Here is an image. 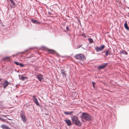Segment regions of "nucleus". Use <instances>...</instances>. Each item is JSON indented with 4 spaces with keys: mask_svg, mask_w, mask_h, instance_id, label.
<instances>
[{
    "mask_svg": "<svg viewBox=\"0 0 129 129\" xmlns=\"http://www.w3.org/2000/svg\"><path fill=\"white\" fill-rule=\"evenodd\" d=\"M92 84L94 88L95 87V82H94L93 81H92Z\"/></svg>",
    "mask_w": 129,
    "mask_h": 129,
    "instance_id": "obj_25",
    "label": "nucleus"
},
{
    "mask_svg": "<svg viewBox=\"0 0 129 129\" xmlns=\"http://www.w3.org/2000/svg\"><path fill=\"white\" fill-rule=\"evenodd\" d=\"M1 127L3 129H11L8 126L5 124H2Z\"/></svg>",
    "mask_w": 129,
    "mask_h": 129,
    "instance_id": "obj_11",
    "label": "nucleus"
},
{
    "mask_svg": "<svg viewBox=\"0 0 129 129\" xmlns=\"http://www.w3.org/2000/svg\"><path fill=\"white\" fill-rule=\"evenodd\" d=\"M88 40L89 41V42L90 43H92L93 42V41L92 40V39L91 38H89L88 39Z\"/></svg>",
    "mask_w": 129,
    "mask_h": 129,
    "instance_id": "obj_21",
    "label": "nucleus"
},
{
    "mask_svg": "<svg viewBox=\"0 0 129 129\" xmlns=\"http://www.w3.org/2000/svg\"><path fill=\"white\" fill-rule=\"evenodd\" d=\"M19 78L20 80H22V81H24L25 80V79H27V78L26 77H25L23 76V75H18Z\"/></svg>",
    "mask_w": 129,
    "mask_h": 129,
    "instance_id": "obj_9",
    "label": "nucleus"
},
{
    "mask_svg": "<svg viewBox=\"0 0 129 129\" xmlns=\"http://www.w3.org/2000/svg\"><path fill=\"white\" fill-rule=\"evenodd\" d=\"M11 3L13 5V6H15V2L13 1V0H10Z\"/></svg>",
    "mask_w": 129,
    "mask_h": 129,
    "instance_id": "obj_20",
    "label": "nucleus"
},
{
    "mask_svg": "<svg viewBox=\"0 0 129 129\" xmlns=\"http://www.w3.org/2000/svg\"><path fill=\"white\" fill-rule=\"evenodd\" d=\"M19 84H17V85H16V87H17V86H18L19 85Z\"/></svg>",
    "mask_w": 129,
    "mask_h": 129,
    "instance_id": "obj_35",
    "label": "nucleus"
},
{
    "mask_svg": "<svg viewBox=\"0 0 129 129\" xmlns=\"http://www.w3.org/2000/svg\"><path fill=\"white\" fill-rule=\"evenodd\" d=\"M81 113V112H80L79 113H78V114H77V115H79V114H80V113Z\"/></svg>",
    "mask_w": 129,
    "mask_h": 129,
    "instance_id": "obj_36",
    "label": "nucleus"
},
{
    "mask_svg": "<svg viewBox=\"0 0 129 129\" xmlns=\"http://www.w3.org/2000/svg\"><path fill=\"white\" fill-rule=\"evenodd\" d=\"M18 66H20L21 67H23L24 66V65L22 63L19 62Z\"/></svg>",
    "mask_w": 129,
    "mask_h": 129,
    "instance_id": "obj_22",
    "label": "nucleus"
},
{
    "mask_svg": "<svg viewBox=\"0 0 129 129\" xmlns=\"http://www.w3.org/2000/svg\"><path fill=\"white\" fill-rule=\"evenodd\" d=\"M1 80V79L0 78V81Z\"/></svg>",
    "mask_w": 129,
    "mask_h": 129,
    "instance_id": "obj_42",
    "label": "nucleus"
},
{
    "mask_svg": "<svg viewBox=\"0 0 129 129\" xmlns=\"http://www.w3.org/2000/svg\"><path fill=\"white\" fill-rule=\"evenodd\" d=\"M44 114H45V115H47L49 114L48 113H44Z\"/></svg>",
    "mask_w": 129,
    "mask_h": 129,
    "instance_id": "obj_33",
    "label": "nucleus"
},
{
    "mask_svg": "<svg viewBox=\"0 0 129 129\" xmlns=\"http://www.w3.org/2000/svg\"><path fill=\"white\" fill-rule=\"evenodd\" d=\"M105 47V46L103 45L101 46L96 47L95 48V50L97 52H99L102 50Z\"/></svg>",
    "mask_w": 129,
    "mask_h": 129,
    "instance_id": "obj_4",
    "label": "nucleus"
},
{
    "mask_svg": "<svg viewBox=\"0 0 129 129\" xmlns=\"http://www.w3.org/2000/svg\"><path fill=\"white\" fill-rule=\"evenodd\" d=\"M48 13H49V14H50V15H52V14L50 13L49 12H48Z\"/></svg>",
    "mask_w": 129,
    "mask_h": 129,
    "instance_id": "obj_37",
    "label": "nucleus"
},
{
    "mask_svg": "<svg viewBox=\"0 0 129 129\" xmlns=\"http://www.w3.org/2000/svg\"><path fill=\"white\" fill-rule=\"evenodd\" d=\"M64 121L68 126H71L72 125V122L70 119H67L64 120Z\"/></svg>",
    "mask_w": 129,
    "mask_h": 129,
    "instance_id": "obj_8",
    "label": "nucleus"
},
{
    "mask_svg": "<svg viewBox=\"0 0 129 129\" xmlns=\"http://www.w3.org/2000/svg\"><path fill=\"white\" fill-rule=\"evenodd\" d=\"M63 77L66 78V73H61Z\"/></svg>",
    "mask_w": 129,
    "mask_h": 129,
    "instance_id": "obj_24",
    "label": "nucleus"
},
{
    "mask_svg": "<svg viewBox=\"0 0 129 129\" xmlns=\"http://www.w3.org/2000/svg\"><path fill=\"white\" fill-rule=\"evenodd\" d=\"M80 117L82 121L84 120L86 121H91L92 119V116L87 112L82 113Z\"/></svg>",
    "mask_w": 129,
    "mask_h": 129,
    "instance_id": "obj_1",
    "label": "nucleus"
},
{
    "mask_svg": "<svg viewBox=\"0 0 129 129\" xmlns=\"http://www.w3.org/2000/svg\"><path fill=\"white\" fill-rule=\"evenodd\" d=\"M10 57H6L3 58V60L4 61H7L9 59Z\"/></svg>",
    "mask_w": 129,
    "mask_h": 129,
    "instance_id": "obj_17",
    "label": "nucleus"
},
{
    "mask_svg": "<svg viewBox=\"0 0 129 129\" xmlns=\"http://www.w3.org/2000/svg\"><path fill=\"white\" fill-rule=\"evenodd\" d=\"M49 51L51 53H54V51L53 50L49 49Z\"/></svg>",
    "mask_w": 129,
    "mask_h": 129,
    "instance_id": "obj_23",
    "label": "nucleus"
},
{
    "mask_svg": "<svg viewBox=\"0 0 129 129\" xmlns=\"http://www.w3.org/2000/svg\"><path fill=\"white\" fill-rule=\"evenodd\" d=\"M24 76H25V74H24Z\"/></svg>",
    "mask_w": 129,
    "mask_h": 129,
    "instance_id": "obj_43",
    "label": "nucleus"
},
{
    "mask_svg": "<svg viewBox=\"0 0 129 129\" xmlns=\"http://www.w3.org/2000/svg\"><path fill=\"white\" fill-rule=\"evenodd\" d=\"M20 117H21V119H22V118H24L25 117V115L24 116H21Z\"/></svg>",
    "mask_w": 129,
    "mask_h": 129,
    "instance_id": "obj_31",
    "label": "nucleus"
},
{
    "mask_svg": "<svg viewBox=\"0 0 129 129\" xmlns=\"http://www.w3.org/2000/svg\"><path fill=\"white\" fill-rule=\"evenodd\" d=\"M33 101L36 104L37 106H40V104L36 98V96L35 95H34L33 96Z\"/></svg>",
    "mask_w": 129,
    "mask_h": 129,
    "instance_id": "obj_7",
    "label": "nucleus"
},
{
    "mask_svg": "<svg viewBox=\"0 0 129 129\" xmlns=\"http://www.w3.org/2000/svg\"><path fill=\"white\" fill-rule=\"evenodd\" d=\"M14 63L16 64L18 66L19 62H18L17 61H14Z\"/></svg>",
    "mask_w": 129,
    "mask_h": 129,
    "instance_id": "obj_26",
    "label": "nucleus"
},
{
    "mask_svg": "<svg viewBox=\"0 0 129 129\" xmlns=\"http://www.w3.org/2000/svg\"><path fill=\"white\" fill-rule=\"evenodd\" d=\"M124 26L125 28L127 30L129 29V27H128L127 23V21H125L124 24Z\"/></svg>",
    "mask_w": 129,
    "mask_h": 129,
    "instance_id": "obj_13",
    "label": "nucleus"
},
{
    "mask_svg": "<svg viewBox=\"0 0 129 129\" xmlns=\"http://www.w3.org/2000/svg\"><path fill=\"white\" fill-rule=\"evenodd\" d=\"M74 113V111H72L70 112V115H71V114H73Z\"/></svg>",
    "mask_w": 129,
    "mask_h": 129,
    "instance_id": "obj_30",
    "label": "nucleus"
},
{
    "mask_svg": "<svg viewBox=\"0 0 129 129\" xmlns=\"http://www.w3.org/2000/svg\"><path fill=\"white\" fill-rule=\"evenodd\" d=\"M83 36H84V37H85V36H84V35H83Z\"/></svg>",
    "mask_w": 129,
    "mask_h": 129,
    "instance_id": "obj_40",
    "label": "nucleus"
},
{
    "mask_svg": "<svg viewBox=\"0 0 129 129\" xmlns=\"http://www.w3.org/2000/svg\"><path fill=\"white\" fill-rule=\"evenodd\" d=\"M60 70L61 73H65V71L63 69H62Z\"/></svg>",
    "mask_w": 129,
    "mask_h": 129,
    "instance_id": "obj_28",
    "label": "nucleus"
},
{
    "mask_svg": "<svg viewBox=\"0 0 129 129\" xmlns=\"http://www.w3.org/2000/svg\"><path fill=\"white\" fill-rule=\"evenodd\" d=\"M108 63H104L102 65H100L98 67V70H100L102 69H104L107 66Z\"/></svg>",
    "mask_w": 129,
    "mask_h": 129,
    "instance_id": "obj_5",
    "label": "nucleus"
},
{
    "mask_svg": "<svg viewBox=\"0 0 129 129\" xmlns=\"http://www.w3.org/2000/svg\"><path fill=\"white\" fill-rule=\"evenodd\" d=\"M16 97H18V96H17V95H16Z\"/></svg>",
    "mask_w": 129,
    "mask_h": 129,
    "instance_id": "obj_41",
    "label": "nucleus"
},
{
    "mask_svg": "<svg viewBox=\"0 0 129 129\" xmlns=\"http://www.w3.org/2000/svg\"><path fill=\"white\" fill-rule=\"evenodd\" d=\"M63 113L66 115H70V112H66L65 111H63Z\"/></svg>",
    "mask_w": 129,
    "mask_h": 129,
    "instance_id": "obj_18",
    "label": "nucleus"
},
{
    "mask_svg": "<svg viewBox=\"0 0 129 129\" xmlns=\"http://www.w3.org/2000/svg\"><path fill=\"white\" fill-rule=\"evenodd\" d=\"M82 48L83 49H85L84 48H83V47H82Z\"/></svg>",
    "mask_w": 129,
    "mask_h": 129,
    "instance_id": "obj_38",
    "label": "nucleus"
},
{
    "mask_svg": "<svg viewBox=\"0 0 129 129\" xmlns=\"http://www.w3.org/2000/svg\"><path fill=\"white\" fill-rule=\"evenodd\" d=\"M120 53L121 54H124L126 55L127 54V52L124 50H122L121 51H120Z\"/></svg>",
    "mask_w": 129,
    "mask_h": 129,
    "instance_id": "obj_15",
    "label": "nucleus"
},
{
    "mask_svg": "<svg viewBox=\"0 0 129 129\" xmlns=\"http://www.w3.org/2000/svg\"><path fill=\"white\" fill-rule=\"evenodd\" d=\"M9 83V82L7 80L4 82L3 83V85L4 88H6L8 85Z\"/></svg>",
    "mask_w": 129,
    "mask_h": 129,
    "instance_id": "obj_10",
    "label": "nucleus"
},
{
    "mask_svg": "<svg viewBox=\"0 0 129 129\" xmlns=\"http://www.w3.org/2000/svg\"><path fill=\"white\" fill-rule=\"evenodd\" d=\"M23 122L25 123H26V121H27V119L26 118V117H25L24 118H22V119Z\"/></svg>",
    "mask_w": 129,
    "mask_h": 129,
    "instance_id": "obj_19",
    "label": "nucleus"
},
{
    "mask_svg": "<svg viewBox=\"0 0 129 129\" xmlns=\"http://www.w3.org/2000/svg\"><path fill=\"white\" fill-rule=\"evenodd\" d=\"M105 54L106 56H107L108 55H111V54L110 51L109 49L107 50L105 52Z\"/></svg>",
    "mask_w": 129,
    "mask_h": 129,
    "instance_id": "obj_14",
    "label": "nucleus"
},
{
    "mask_svg": "<svg viewBox=\"0 0 129 129\" xmlns=\"http://www.w3.org/2000/svg\"><path fill=\"white\" fill-rule=\"evenodd\" d=\"M20 116L25 115V113L23 110H21L20 112Z\"/></svg>",
    "mask_w": 129,
    "mask_h": 129,
    "instance_id": "obj_16",
    "label": "nucleus"
},
{
    "mask_svg": "<svg viewBox=\"0 0 129 129\" xmlns=\"http://www.w3.org/2000/svg\"><path fill=\"white\" fill-rule=\"evenodd\" d=\"M71 118L73 123L78 126H81L82 123L76 115H72L71 116Z\"/></svg>",
    "mask_w": 129,
    "mask_h": 129,
    "instance_id": "obj_2",
    "label": "nucleus"
},
{
    "mask_svg": "<svg viewBox=\"0 0 129 129\" xmlns=\"http://www.w3.org/2000/svg\"><path fill=\"white\" fill-rule=\"evenodd\" d=\"M74 57L77 59L82 61L86 59L85 56L82 54H76L75 55Z\"/></svg>",
    "mask_w": 129,
    "mask_h": 129,
    "instance_id": "obj_3",
    "label": "nucleus"
},
{
    "mask_svg": "<svg viewBox=\"0 0 129 129\" xmlns=\"http://www.w3.org/2000/svg\"><path fill=\"white\" fill-rule=\"evenodd\" d=\"M37 77L40 82L44 80L43 76L41 74L39 73L37 75Z\"/></svg>",
    "mask_w": 129,
    "mask_h": 129,
    "instance_id": "obj_6",
    "label": "nucleus"
},
{
    "mask_svg": "<svg viewBox=\"0 0 129 129\" xmlns=\"http://www.w3.org/2000/svg\"><path fill=\"white\" fill-rule=\"evenodd\" d=\"M5 117H6V116L5 115H3Z\"/></svg>",
    "mask_w": 129,
    "mask_h": 129,
    "instance_id": "obj_39",
    "label": "nucleus"
},
{
    "mask_svg": "<svg viewBox=\"0 0 129 129\" xmlns=\"http://www.w3.org/2000/svg\"><path fill=\"white\" fill-rule=\"evenodd\" d=\"M31 21L33 23H34L36 24H38L40 23V22H39L38 20H34V19H32L31 20Z\"/></svg>",
    "mask_w": 129,
    "mask_h": 129,
    "instance_id": "obj_12",
    "label": "nucleus"
},
{
    "mask_svg": "<svg viewBox=\"0 0 129 129\" xmlns=\"http://www.w3.org/2000/svg\"><path fill=\"white\" fill-rule=\"evenodd\" d=\"M82 46V45H78L77 47V49H78L81 47Z\"/></svg>",
    "mask_w": 129,
    "mask_h": 129,
    "instance_id": "obj_27",
    "label": "nucleus"
},
{
    "mask_svg": "<svg viewBox=\"0 0 129 129\" xmlns=\"http://www.w3.org/2000/svg\"><path fill=\"white\" fill-rule=\"evenodd\" d=\"M66 29L67 30V31H68L69 30V28L68 26H67L66 27Z\"/></svg>",
    "mask_w": 129,
    "mask_h": 129,
    "instance_id": "obj_29",
    "label": "nucleus"
},
{
    "mask_svg": "<svg viewBox=\"0 0 129 129\" xmlns=\"http://www.w3.org/2000/svg\"><path fill=\"white\" fill-rule=\"evenodd\" d=\"M19 84H17V85H16V87H17V86H18L19 85Z\"/></svg>",
    "mask_w": 129,
    "mask_h": 129,
    "instance_id": "obj_34",
    "label": "nucleus"
},
{
    "mask_svg": "<svg viewBox=\"0 0 129 129\" xmlns=\"http://www.w3.org/2000/svg\"><path fill=\"white\" fill-rule=\"evenodd\" d=\"M0 120L3 121L4 119L2 117H0Z\"/></svg>",
    "mask_w": 129,
    "mask_h": 129,
    "instance_id": "obj_32",
    "label": "nucleus"
}]
</instances>
